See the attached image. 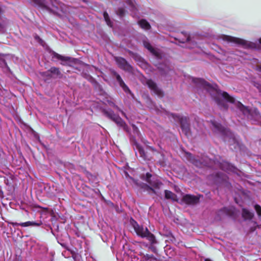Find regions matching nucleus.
<instances>
[{
  "instance_id": "nucleus-1",
  "label": "nucleus",
  "mask_w": 261,
  "mask_h": 261,
  "mask_svg": "<svg viewBox=\"0 0 261 261\" xmlns=\"http://www.w3.org/2000/svg\"><path fill=\"white\" fill-rule=\"evenodd\" d=\"M193 82L199 87L203 88L206 90L212 95V97L215 99L218 105L224 109H227V106L226 102H229L241 111L244 115L249 117L252 116V113H254L255 116L259 117V113L257 109H254L253 110H250L248 108L245 107L240 102L236 101L233 97L229 95L226 92H222L216 87L211 85L207 82L201 79H194Z\"/></svg>"
},
{
  "instance_id": "nucleus-2",
  "label": "nucleus",
  "mask_w": 261,
  "mask_h": 261,
  "mask_svg": "<svg viewBox=\"0 0 261 261\" xmlns=\"http://www.w3.org/2000/svg\"><path fill=\"white\" fill-rule=\"evenodd\" d=\"M130 223L137 234L142 238H146L151 244L156 243L155 237L150 233L147 227L139 226L134 220H130Z\"/></svg>"
},
{
  "instance_id": "nucleus-3",
  "label": "nucleus",
  "mask_w": 261,
  "mask_h": 261,
  "mask_svg": "<svg viewBox=\"0 0 261 261\" xmlns=\"http://www.w3.org/2000/svg\"><path fill=\"white\" fill-rule=\"evenodd\" d=\"M151 175L149 174V173H147L146 174V180L147 182H148L150 186H151V188H150V189L156 194H158L159 192L158 190H159L161 186L162 185V184L161 182L160 181V180L158 179H155L153 178L152 179H151Z\"/></svg>"
},
{
  "instance_id": "nucleus-4",
  "label": "nucleus",
  "mask_w": 261,
  "mask_h": 261,
  "mask_svg": "<svg viewBox=\"0 0 261 261\" xmlns=\"http://www.w3.org/2000/svg\"><path fill=\"white\" fill-rule=\"evenodd\" d=\"M220 38H221L223 40L227 41L228 42H232L235 44L242 45L243 46H246L248 45V42L243 39L231 37L230 36L222 35L220 36Z\"/></svg>"
},
{
  "instance_id": "nucleus-5",
  "label": "nucleus",
  "mask_w": 261,
  "mask_h": 261,
  "mask_svg": "<svg viewBox=\"0 0 261 261\" xmlns=\"http://www.w3.org/2000/svg\"><path fill=\"white\" fill-rule=\"evenodd\" d=\"M108 117L113 120L120 127H121L124 130L128 132V127L125 123L119 116L116 115L112 112H107Z\"/></svg>"
},
{
  "instance_id": "nucleus-6",
  "label": "nucleus",
  "mask_w": 261,
  "mask_h": 261,
  "mask_svg": "<svg viewBox=\"0 0 261 261\" xmlns=\"http://www.w3.org/2000/svg\"><path fill=\"white\" fill-rule=\"evenodd\" d=\"M199 198L196 196L191 195H186L184 196L182 200L187 204H194L199 202Z\"/></svg>"
},
{
  "instance_id": "nucleus-7",
  "label": "nucleus",
  "mask_w": 261,
  "mask_h": 261,
  "mask_svg": "<svg viewBox=\"0 0 261 261\" xmlns=\"http://www.w3.org/2000/svg\"><path fill=\"white\" fill-rule=\"evenodd\" d=\"M147 84L148 87L153 91V92L159 96H163L162 91L157 87L155 83L151 80H148Z\"/></svg>"
},
{
  "instance_id": "nucleus-8",
  "label": "nucleus",
  "mask_w": 261,
  "mask_h": 261,
  "mask_svg": "<svg viewBox=\"0 0 261 261\" xmlns=\"http://www.w3.org/2000/svg\"><path fill=\"white\" fill-rule=\"evenodd\" d=\"M143 44L145 48L150 51L153 55L158 58L161 57V54L159 49L154 48L146 40L143 41Z\"/></svg>"
},
{
  "instance_id": "nucleus-9",
  "label": "nucleus",
  "mask_w": 261,
  "mask_h": 261,
  "mask_svg": "<svg viewBox=\"0 0 261 261\" xmlns=\"http://www.w3.org/2000/svg\"><path fill=\"white\" fill-rule=\"evenodd\" d=\"M136 149L137 150V151L136 152L137 155L139 156L140 158H142L145 161L149 160V159L146 154L144 150L141 146L138 144H136Z\"/></svg>"
},
{
  "instance_id": "nucleus-10",
  "label": "nucleus",
  "mask_w": 261,
  "mask_h": 261,
  "mask_svg": "<svg viewBox=\"0 0 261 261\" xmlns=\"http://www.w3.org/2000/svg\"><path fill=\"white\" fill-rule=\"evenodd\" d=\"M116 61L121 68L125 70H129V66L128 65L125 59L122 58H117L116 59Z\"/></svg>"
},
{
  "instance_id": "nucleus-11",
  "label": "nucleus",
  "mask_w": 261,
  "mask_h": 261,
  "mask_svg": "<svg viewBox=\"0 0 261 261\" xmlns=\"http://www.w3.org/2000/svg\"><path fill=\"white\" fill-rule=\"evenodd\" d=\"M188 159L192 162L193 164L197 167H201L202 166V162L198 161L190 153L187 154Z\"/></svg>"
},
{
  "instance_id": "nucleus-12",
  "label": "nucleus",
  "mask_w": 261,
  "mask_h": 261,
  "mask_svg": "<svg viewBox=\"0 0 261 261\" xmlns=\"http://www.w3.org/2000/svg\"><path fill=\"white\" fill-rule=\"evenodd\" d=\"M116 79L117 82L119 83L120 86L122 87V88L125 92H130L129 89L125 84V83H124V82L123 81V80H122L121 77L119 75H116Z\"/></svg>"
},
{
  "instance_id": "nucleus-13",
  "label": "nucleus",
  "mask_w": 261,
  "mask_h": 261,
  "mask_svg": "<svg viewBox=\"0 0 261 261\" xmlns=\"http://www.w3.org/2000/svg\"><path fill=\"white\" fill-rule=\"evenodd\" d=\"M220 167L222 168V170H225L227 171H234V168L229 164V163L227 162H223L220 165Z\"/></svg>"
},
{
  "instance_id": "nucleus-14",
  "label": "nucleus",
  "mask_w": 261,
  "mask_h": 261,
  "mask_svg": "<svg viewBox=\"0 0 261 261\" xmlns=\"http://www.w3.org/2000/svg\"><path fill=\"white\" fill-rule=\"evenodd\" d=\"M234 208L231 207L230 209L227 208H224L219 212V215H227V216H232L234 211Z\"/></svg>"
},
{
  "instance_id": "nucleus-15",
  "label": "nucleus",
  "mask_w": 261,
  "mask_h": 261,
  "mask_svg": "<svg viewBox=\"0 0 261 261\" xmlns=\"http://www.w3.org/2000/svg\"><path fill=\"white\" fill-rule=\"evenodd\" d=\"M253 216L252 213L249 212L246 208H243L242 210V217L245 220H251Z\"/></svg>"
},
{
  "instance_id": "nucleus-16",
  "label": "nucleus",
  "mask_w": 261,
  "mask_h": 261,
  "mask_svg": "<svg viewBox=\"0 0 261 261\" xmlns=\"http://www.w3.org/2000/svg\"><path fill=\"white\" fill-rule=\"evenodd\" d=\"M165 198L166 199H169L172 200V201H177V200L176 195L170 191L165 190Z\"/></svg>"
},
{
  "instance_id": "nucleus-17",
  "label": "nucleus",
  "mask_w": 261,
  "mask_h": 261,
  "mask_svg": "<svg viewBox=\"0 0 261 261\" xmlns=\"http://www.w3.org/2000/svg\"><path fill=\"white\" fill-rule=\"evenodd\" d=\"M41 224V223H37L33 221H28L26 222L20 223V226L22 227L39 226Z\"/></svg>"
},
{
  "instance_id": "nucleus-18",
  "label": "nucleus",
  "mask_w": 261,
  "mask_h": 261,
  "mask_svg": "<svg viewBox=\"0 0 261 261\" xmlns=\"http://www.w3.org/2000/svg\"><path fill=\"white\" fill-rule=\"evenodd\" d=\"M138 24L141 28L144 30H149L150 28L149 23L144 19H141L138 21Z\"/></svg>"
},
{
  "instance_id": "nucleus-19",
  "label": "nucleus",
  "mask_w": 261,
  "mask_h": 261,
  "mask_svg": "<svg viewBox=\"0 0 261 261\" xmlns=\"http://www.w3.org/2000/svg\"><path fill=\"white\" fill-rule=\"evenodd\" d=\"M141 255H142V259L143 261H155V258L152 255L148 254H144L143 253H141Z\"/></svg>"
},
{
  "instance_id": "nucleus-20",
  "label": "nucleus",
  "mask_w": 261,
  "mask_h": 261,
  "mask_svg": "<svg viewBox=\"0 0 261 261\" xmlns=\"http://www.w3.org/2000/svg\"><path fill=\"white\" fill-rule=\"evenodd\" d=\"M180 120L181 126L182 129H185V132H187V129L188 128V125L187 124V119L186 117L185 118H179Z\"/></svg>"
},
{
  "instance_id": "nucleus-21",
  "label": "nucleus",
  "mask_w": 261,
  "mask_h": 261,
  "mask_svg": "<svg viewBox=\"0 0 261 261\" xmlns=\"http://www.w3.org/2000/svg\"><path fill=\"white\" fill-rule=\"evenodd\" d=\"M46 73L48 75H51V74H55L56 75H59L60 74V71L58 68L56 67H51L49 70L46 71Z\"/></svg>"
},
{
  "instance_id": "nucleus-22",
  "label": "nucleus",
  "mask_w": 261,
  "mask_h": 261,
  "mask_svg": "<svg viewBox=\"0 0 261 261\" xmlns=\"http://www.w3.org/2000/svg\"><path fill=\"white\" fill-rule=\"evenodd\" d=\"M213 126L214 127V129L215 131H218V132H223V128L221 126V125L218 123L216 122H213L212 123Z\"/></svg>"
},
{
  "instance_id": "nucleus-23",
  "label": "nucleus",
  "mask_w": 261,
  "mask_h": 261,
  "mask_svg": "<svg viewBox=\"0 0 261 261\" xmlns=\"http://www.w3.org/2000/svg\"><path fill=\"white\" fill-rule=\"evenodd\" d=\"M103 17L108 25L112 27V22L110 20L108 14L106 12L103 13Z\"/></svg>"
},
{
  "instance_id": "nucleus-24",
  "label": "nucleus",
  "mask_w": 261,
  "mask_h": 261,
  "mask_svg": "<svg viewBox=\"0 0 261 261\" xmlns=\"http://www.w3.org/2000/svg\"><path fill=\"white\" fill-rule=\"evenodd\" d=\"M54 57L64 62L68 61L70 59L69 57H64L56 53L54 54Z\"/></svg>"
},
{
  "instance_id": "nucleus-25",
  "label": "nucleus",
  "mask_w": 261,
  "mask_h": 261,
  "mask_svg": "<svg viewBox=\"0 0 261 261\" xmlns=\"http://www.w3.org/2000/svg\"><path fill=\"white\" fill-rule=\"evenodd\" d=\"M52 3H53V6L55 7L56 9H57V10L60 9H61V10H63L62 4L58 3L56 0H54V2H53Z\"/></svg>"
},
{
  "instance_id": "nucleus-26",
  "label": "nucleus",
  "mask_w": 261,
  "mask_h": 261,
  "mask_svg": "<svg viewBox=\"0 0 261 261\" xmlns=\"http://www.w3.org/2000/svg\"><path fill=\"white\" fill-rule=\"evenodd\" d=\"M249 225L250 226V231H253L254 230H255L257 226L259 227V226H257L256 223L253 221H249Z\"/></svg>"
},
{
  "instance_id": "nucleus-27",
  "label": "nucleus",
  "mask_w": 261,
  "mask_h": 261,
  "mask_svg": "<svg viewBox=\"0 0 261 261\" xmlns=\"http://www.w3.org/2000/svg\"><path fill=\"white\" fill-rule=\"evenodd\" d=\"M255 210L259 217H261V207L258 205H255L254 206Z\"/></svg>"
},
{
  "instance_id": "nucleus-28",
  "label": "nucleus",
  "mask_w": 261,
  "mask_h": 261,
  "mask_svg": "<svg viewBox=\"0 0 261 261\" xmlns=\"http://www.w3.org/2000/svg\"><path fill=\"white\" fill-rule=\"evenodd\" d=\"M132 127H133L134 133L136 135L139 136V130L138 128H137V127H136L135 125L133 124Z\"/></svg>"
},
{
  "instance_id": "nucleus-29",
  "label": "nucleus",
  "mask_w": 261,
  "mask_h": 261,
  "mask_svg": "<svg viewBox=\"0 0 261 261\" xmlns=\"http://www.w3.org/2000/svg\"><path fill=\"white\" fill-rule=\"evenodd\" d=\"M124 12H125V11H124V9H123V8H119L118 10V11L117 12V13L120 16H123L124 15Z\"/></svg>"
},
{
  "instance_id": "nucleus-30",
  "label": "nucleus",
  "mask_w": 261,
  "mask_h": 261,
  "mask_svg": "<svg viewBox=\"0 0 261 261\" xmlns=\"http://www.w3.org/2000/svg\"><path fill=\"white\" fill-rule=\"evenodd\" d=\"M42 75L44 77H46V79L45 80L48 79L51 77V75L50 74L49 75L47 74V73H46V71L43 72L42 73Z\"/></svg>"
},
{
  "instance_id": "nucleus-31",
  "label": "nucleus",
  "mask_w": 261,
  "mask_h": 261,
  "mask_svg": "<svg viewBox=\"0 0 261 261\" xmlns=\"http://www.w3.org/2000/svg\"><path fill=\"white\" fill-rule=\"evenodd\" d=\"M88 178L90 180H93V181H94L96 179V177L94 176H93L92 174H89L88 175Z\"/></svg>"
},
{
  "instance_id": "nucleus-32",
  "label": "nucleus",
  "mask_w": 261,
  "mask_h": 261,
  "mask_svg": "<svg viewBox=\"0 0 261 261\" xmlns=\"http://www.w3.org/2000/svg\"><path fill=\"white\" fill-rule=\"evenodd\" d=\"M10 224L13 226H20V223L17 222H11Z\"/></svg>"
},
{
  "instance_id": "nucleus-33",
  "label": "nucleus",
  "mask_w": 261,
  "mask_h": 261,
  "mask_svg": "<svg viewBox=\"0 0 261 261\" xmlns=\"http://www.w3.org/2000/svg\"><path fill=\"white\" fill-rule=\"evenodd\" d=\"M256 86L258 88L259 91L261 92V84H256Z\"/></svg>"
},
{
  "instance_id": "nucleus-34",
  "label": "nucleus",
  "mask_w": 261,
  "mask_h": 261,
  "mask_svg": "<svg viewBox=\"0 0 261 261\" xmlns=\"http://www.w3.org/2000/svg\"><path fill=\"white\" fill-rule=\"evenodd\" d=\"M258 71L261 72V65L258 66Z\"/></svg>"
},
{
  "instance_id": "nucleus-35",
  "label": "nucleus",
  "mask_w": 261,
  "mask_h": 261,
  "mask_svg": "<svg viewBox=\"0 0 261 261\" xmlns=\"http://www.w3.org/2000/svg\"><path fill=\"white\" fill-rule=\"evenodd\" d=\"M121 113L123 115H124L126 117V119H127V117L125 116V113L123 111H121Z\"/></svg>"
},
{
  "instance_id": "nucleus-36",
  "label": "nucleus",
  "mask_w": 261,
  "mask_h": 261,
  "mask_svg": "<svg viewBox=\"0 0 261 261\" xmlns=\"http://www.w3.org/2000/svg\"><path fill=\"white\" fill-rule=\"evenodd\" d=\"M230 139L231 140V139ZM236 141V139L233 137V138H232V142H235Z\"/></svg>"
},
{
  "instance_id": "nucleus-37",
  "label": "nucleus",
  "mask_w": 261,
  "mask_h": 261,
  "mask_svg": "<svg viewBox=\"0 0 261 261\" xmlns=\"http://www.w3.org/2000/svg\"><path fill=\"white\" fill-rule=\"evenodd\" d=\"M204 261H212V260L210 259L206 258V259H205Z\"/></svg>"
},
{
  "instance_id": "nucleus-38",
  "label": "nucleus",
  "mask_w": 261,
  "mask_h": 261,
  "mask_svg": "<svg viewBox=\"0 0 261 261\" xmlns=\"http://www.w3.org/2000/svg\"><path fill=\"white\" fill-rule=\"evenodd\" d=\"M259 42L261 44V38L259 39Z\"/></svg>"
},
{
  "instance_id": "nucleus-39",
  "label": "nucleus",
  "mask_w": 261,
  "mask_h": 261,
  "mask_svg": "<svg viewBox=\"0 0 261 261\" xmlns=\"http://www.w3.org/2000/svg\"><path fill=\"white\" fill-rule=\"evenodd\" d=\"M53 11H55V12H57V13L58 12L57 11H56V10H54V9H53Z\"/></svg>"
}]
</instances>
